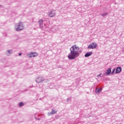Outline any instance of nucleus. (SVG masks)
<instances>
[{
	"label": "nucleus",
	"mask_w": 124,
	"mask_h": 124,
	"mask_svg": "<svg viewBox=\"0 0 124 124\" xmlns=\"http://www.w3.org/2000/svg\"><path fill=\"white\" fill-rule=\"evenodd\" d=\"M115 72V69H113V70H112V71H111V74L112 75V74L114 73Z\"/></svg>",
	"instance_id": "2eb2a0df"
},
{
	"label": "nucleus",
	"mask_w": 124,
	"mask_h": 124,
	"mask_svg": "<svg viewBox=\"0 0 124 124\" xmlns=\"http://www.w3.org/2000/svg\"><path fill=\"white\" fill-rule=\"evenodd\" d=\"M101 91H102V89H96V93H100Z\"/></svg>",
	"instance_id": "9d476101"
},
{
	"label": "nucleus",
	"mask_w": 124,
	"mask_h": 124,
	"mask_svg": "<svg viewBox=\"0 0 124 124\" xmlns=\"http://www.w3.org/2000/svg\"><path fill=\"white\" fill-rule=\"evenodd\" d=\"M23 105H24V104L23 103H22V102L19 103V107H21L23 106Z\"/></svg>",
	"instance_id": "f8f14e48"
},
{
	"label": "nucleus",
	"mask_w": 124,
	"mask_h": 124,
	"mask_svg": "<svg viewBox=\"0 0 124 124\" xmlns=\"http://www.w3.org/2000/svg\"><path fill=\"white\" fill-rule=\"evenodd\" d=\"M43 80L42 78V77H38L36 78V81L37 83H41Z\"/></svg>",
	"instance_id": "39448f33"
},
{
	"label": "nucleus",
	"mask_w": 124,
	"mask_h": 124,
	"mask_svg": "<svg viewBox=\"0 0 124 124\" xmlns=\"http://www.w3.org/2000/svg\"><path fill=\"white\" fill-rule=\"evenodd\" d=\"M101 74L99 75V76H97V77H99V76H100Z\"/></svg>",
	"instance_id": "6ab92c4d"
},
{
	"label": "nucleus",
	"mask_w": 124,
	"mask_h": 124,
	"mask_svg": "<svg viewBox=\"0 0 124 124\" xmlns=\"http://www.w3.org/2000/svg\"><path fill=\"white\" fill-rule=\"evenodd\" d=\"M37 55L38 54L36 52L31 53V57H37Z\"/></svg>",
	"instance_id": "6e6552de"
},
{
	"label": "nucleus",
	"mask_w": 124,
	"mask_h": 124,
	"mask_svg": "<svg viewBox=\"0 0 124 124\" xmlns=\"http://www.w3.org/2000/svg\"><path fill=\"white\" fill-rule=\"evenodd\" d=\"M56 112H57L56 110L52 109L51 111V114H55L56 113Z\"/></svg>",
	"instance_id": "9b49d317"
},
{
	"label": "nucleus",
	"mask_w": 124,
	"mask_h": 124,
	"mask_svg": "<svg viewBox=\"0 0 124 124\" xmlns=\"http://www.w3.org/2000/svg\"><path fill=\"white\" fill-rule=\"evenodd\" d=\"M122 71L121 67H117V70H116V73H120Z\"/></svg>",
	"instance_id": "0eeeda50"
},
{
	"label": "nucleus",
	"mask_w": 124,
	"mask_h": 124,
	"mask_svg": "<svg viewBox=\"0 0 124 124\" xmlns=\"http://www.w3.org/2000/svg\"><path fill=\"white\" fill-rule=\"evenodd\" d=\"M43 22V19H40V20H39V24H42Z\"/></svg>",
	"instance_id": "ddd939ff"
},
{
	"label": "nucleus",
	"mask_w": 124,
	"mask_h": 124,
	"mask_svg": "<svg viewBox=\"0 0 124 124\" xmlns=\"http://www.w3.org/2000/svg\"><path fill=\"white\" fill-rule=\"evenodd\" d=\"M79 48L75 45L70 48V54L68 55V58L70 60H74L79 55Z\"/></svg>",
	"instance_id": "f257e3e1"
},
{
	"label": "nucleus",
	"mask_w": 124,
	"mask_h": 124,
	"mask_svg": "<svg viewBox=\"0 0 124 124\" xmlns=\"http://www.w3.org/2000/svg\"><path fill=\"white\" fill-rule=\"evenodd\" d=\"M22 55V53H19V56H21Z\"/></svg>",
	"instance_id": "a211bd4d"
},
{
	"label": "nucleus",
	"mask_w": 124,
	"mask_h": 124,
	"mask_svg": "<svg viewBox=\"0 0 124 124\" xmlns=\"http://www.w3.org/2000/svg\"><path fill=\"white\" fill-rule=\"evenodd\" d=\"M55 15H56V13H55L54 11H51L49 12V16L50 17H52L53 16H54Z\"/></svg>",
	"instance_id": "20e7f679"
},
{
	"label": "nucleus",
	"mask_w": 124,
	"mask_h": 124,
	"mask_svg": "<svg viewBox=\"0 0 124 124\" xmlns=\"http://www.w3.org/2000/svg\"><path fill=\"white\" fill-rule=\"evenodd\" d=\"M97 47V44L95 43H93L92 45H89V49H95Z\"/></svg>",
	"instance_id": "f03ea898"
},
{
	"label": "nucleus",
	"mask_w": 124,
	"mask_h": 124,
	"mask_svg": "<svg viewBox=\"0 0 124 124\" xmlns=\"http://www.w3.org/2000/svg\"><path fill=\"white\" fill-rule=\"evenodd\" d=\"M22 29H23V26L22 23H20V25H18V28L16 29V31H21Z\"/></svg>",
	"instance_id": "7ed1b4c3"
},
{
	"label": "nucleus",
	"mask_w": 124,
	"mask_h": 124,
	"mask_svg": "<svg viewBox=\"0 0 124 124\" xmlns=\"http://www.w3.org/2000/svg\"><path fill=\"white\" fill-rule=\"evenodd\" d=\"M8 53L10 54V50H8Z\"/></svg>",
	"instance_id": "f3484780"
},
{
	"label": "nucleus",
	"mask_w": 124,
	"mask_h": 124,
	"mask_svg": "<svg viewBox=\"0 0 124 124\" xmlns=\"http://www.w3.org/2000/svg\"><path fill=\"white\" fill-rule=\"evenodd\" d=\"M92 54H93V52H88L86 54H85V55H84V57H89L91 55H92Z\"/></svg>",
	"instance_id": "423d86ee"
},
{
	"label": "nucleus",
	"mask_w": 124,
	"mask_h": 124,
	"mask_svg": "<svg viewBox=\"0 0 124 124\" xmlns=\"http://www.w3.org/2000/svg\"><path fill=\"white\" fill-rule=\"evenodd\" d=\"M111 73V69H108V70H107V72H106V74L108 75H109Z\"/></svg>",
	"instance_id": "1a4fd4ad"
},
{
	"label": "nucleus",
	"mask_w": 124,
	"mask_h": 124,
	"mask_svg": "<svg viewBox=\"0 0 124 124\" xmlns=\"http://www.w3.org/2000/svg\"><path fill=\"white\" fill-rule=\"evenodd\" d=\"M27 57L31 58V54H27Z\"/></svg>",
	"instance_id": "4468645a"
},
{
	"label": "nucleus",
	"mask_w": 124,
	"mask_h": 124,
	"mask_svg": "<svg viewBox=\"0 0 124 124\" xmlns=\"http://www.w3.org/2000/svg\"><path fill=\"white\" fill-rule=\"evenodd\" d=\"M108 14V13H105V14H103V15H102V16H107V15Z\"/></svg>",
	"instance_id": "dca6fc26"
}]
</instances>
